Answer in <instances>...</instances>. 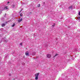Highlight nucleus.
Wrapping results in <instances>:
<instances>
[{
  "label": "nucleus",
  "instance_id": "obj_2",
  "mask_svg": "<svg viewBox=\"0 0 80 80\" xmlns=\"http://www.w3.org/2000/svg\"><path fill=\"white\" fill-rule=\"evenodd\" d=\"M7 24V22H6V23H2L1 24V26L2 27H4V26H5V25Z\"/></svg>",
  "mask_w": 80,
  "mask_h": 80
},
{
  "label": "nucleus",
  "instance_id": "obj_20",
  "mask_svg": "<svg viewBox=\"0 0 80 80\" xmlns=\"http://www.w3.org/2000/svg\"><path fill=\"white\" fill-rule=\"evenodd\" d=\"M43 3H45V2H43Z\"/></svg>",
  "mask_w": 80,
  "mask_h": 80
},
{
  "label": "nucleus",
  "instance_id": "obj_15",
  "mask_svg": "<svg viewBox=\"0 0 80 80\" xmlns=\"http://www.w3.org/2000/svg\"><path fill=\"white\" fill-rule=\"evenodd\" d=\"M40 4H39V5H38V7H40Z\"/></svg>",
  "mask_w": 80,
  "mask_h": 80
},
{
  "label": "nucleus",
  "instance_id": "obj_5",
  "mask_svg": "<svg viewBox=\"0 0 80 80\" xmlns=\"http://www.w3.org/2000/svg\"><path fill=\"white\" fill-rule=\"evenodd\" d=\"M36 54V52H33L32 53V55L33 56H34Z\"/></svg>",
  "mask_w": 80,
  "mask_h": 80
},
{
  "label": "nucleus",
  "instance_id": "obj_17",
  "mask_svg": "<svg viewBox=\"0 0 80 80\" xmlns=\"http://www.w3.org/2000/svg\"><path fill=\"white\" fill-rule=\"evenodd\" d=\"M9 76H11V74L9 73Z\"/></svg>",
  "mask_w": 80,
  "mask_h": 80
},
{
  "label": "nucleus",
  "instance_id": "obj_3",
  "mask_svg": "<svg viewBox=\"0 0 80 80\" xmlns=\"http://www.w3.org/2000/svg\"><path fill=\"white\" fill-rule=\"evenodd\" d=\"M47 57L48 58H50V57H51V55H50V54H48L47 55Z\"/></svg>",
  "mask_w": 80,
  "mask_h": 80
},
{
  "label": "nucleus",
  "instance_id": "obj_14",
  "mask_svg": "<svg viewBox=\"0 0 80 80\" xmlns=\"http://www.w3.org/2000/svg\"><path fill=\"white\" fill-rule=\"evenodd\" d=\"M22 44H23V43H20V45H22Z\"/></svg>",
  "mask_w": 80,
  "mask_h": 80
},
{
  "label": "nucleus",
  "instance_id": "obj_13",
  "mask_svg": "<svg viewBox=\"0 0 80 80\" xmlns=\"http://www.w3.org/2000/svg\"><path fill=\"white\" fill-rule=\"evenodd\" d=\"M78 20H80V17H78Z\"/></svg>",
  "mask_w": 80,
  "mask_h": 80
},
{
  "label": "nucleus",
  "instance_id": "obj_6",
  "mask_svg": "<svg viewBox=\"0 0 80 80\" xmlns=\"http://www.w3.org/2000/svg\"><path fill=\"white\" fill-rule=\"evenodd\" d=\"M8 6H6L4 8L5 10H8Z\"/></svg>",
  "mask_w": 80,
  "mask_h": 80
},
{
  "label": "nucleus",
  "instance_id": "obj_7",
  "mask_svg": "<svg viewBox=\"0 0 80 80\" xmlns=\"http://www.w3.org/2000/svg\"><path fill=\"white\" fill-rule=\"evenodd\" d=\"M72 6H71L69 7L68 9H69V10H70V9H72Z\"/></svg>",
  "mask_w": 80,
  "mask_h": 80
},
{
  "label": "nucleus",
  "instance_id": "obj_18",
  "mask_svg": "<svg viewBox=\"0 0 80 80\" xmlns=\"http://www.w3.org/2000/svg\"><path fill=\"white\" fill-rule=\"evenodd\" d=\"M78 15H80V12L78 13Z\"/></svg>",
  "mask_w": 80,
  "mask_h": 80
},
{
  "label": "nucleus",
  "instance_id": "obj_12",
  "mask_svg": "<svg viewBox=\"0 0 80 80\" xmlns=\"http://www.w3.org/2000/svg\"><path fill=\"white\" fill-rule=\"evenodd\" d=\"M20 16H21V17H22V16H23V14H22V13L20 14Z\"/></svg>",
  "mask_w": 80,
  "mask_h": 80
},
{
  "label": "nucleus",
  "instance_id": "obj_10",
  "mask_svg": "<svg viewBox=\"0 0 80 80\" xmlns=\"http://www.w3.org/2000/svg\"><path fill=\"white\" fill-rule=\"evenodd\" d=\"M55 26V24L54 23L53 25H52V27H54Z\"/></svg>",
  "mask_w": 80,
  "mask_h": 80
},
{
  "label": "nucleus",
  "instance_id": "obj_9",
  "mask_svg": "<svg viewBox=\"0 0 80 80\" xmlns=\"http://www.w3.org/2000/svg\"><path fill=\"white\" fill-rule=\"evenodd\" d=\"M11 6L12 8H14L15 7V5L14 4H12Z\"/></svg>",
  "mask_w": 80,
  "mask_h": 80
},
{
  "label": "nucleus",
  "instance_id": "obj_16",
  "mask_svg": "<svg viewBox=\"0 0 80 80\" xmlns=\"http://www.w3.org/2000/svg\"><path fill=\"white\" fill-rule=\"evenodd\" d=\"M14 26H15V24H14L12 26V27H13Z\"/></svg>",
  "mask_w": 80,
  "mask_h": 80
},
{
  "label": "nucleus",
  "instance_id": "obj_8",
  "mask_svg": "<svg viewBox=\"0 0 80 80\" xmlns=\"http://www.w3.org/2000/svg\"><path fill=\"white\" fill-rule=\"evenodd\" d=\"M22 19L21 18V19H20L18 20V22H20L22 21Z\"/></svg>",
  "mask_w": 80,
  "mask_h": 80
},
{
  "label": "nucleus",
  "instance_id": "obj_4",
  "mask_svg": "<svg viewBox=\"0 0 80 80\" xmlns=\"http://www.w3.org/2000/svg\"><path fill=\"white\" fill-rule=\"evenodd\" d=\"M25 55L27 56H28V55H29V53H28V51H27L25 53Z\"/></svg>",
  "mask_w": 80,
  "mask_h": 80
},
{
  "label": "nucleus",
  "instance_id": "obj_1",
  "mask_svg": "<svg viewBox=\"0 0 80 80\" xmlns=\"http://www.w3.org/2000/svg\"><path fill=\"white\" fill-rule=\"evenodd\" d=\"M38 75H39V73H37L35 74L34 76L35 77V79L36 80H38Z\"/></svg>",
  "mask_w": 80,
  "mask_h": 80
},
{
  "label": "nucleus",
  "instance_id": "obj_11",
  "mask_svg": "<svg viewBox=\"0 0 80 80\" xmlns=\"http://www.w3.org/2000/svg\"><path fill=\"white\" fill-rule=\"evenodd\" d=\"M57 55H58V54H56L54 56V57H55L56 56H57Z\"/></svg>",
  "mask_w": 80,
  "mask_h": 80
},
{
  "label": "nucleus",
  "instance_id": "obj_19",
  "mask_svg": "<svg viewBox=\"0 0 80 80\" xmlns=\"http://www.w3.org/2000/svg\"><path fill=\"white\" fill-rule=\"evenodd\" d=\"M10 3V2H8V4L9 3Z\"/></svg>",
  "mask_w": 80,
  "mask_h": 80
}]
</instances>
